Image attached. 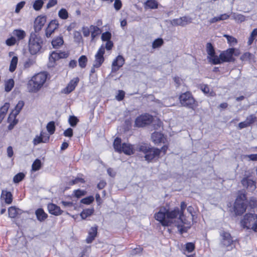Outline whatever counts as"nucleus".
Instances as JSON below:
<instances>
[{
  "label": "nucleus",
  "mask_w": 257,
  "mask_h": 257,
  "mask_svg": "<svg viewBox=\"0 0 257 257\" xmlns=\"http://www.w3.org/2000/svg\"><path fill=\"white\" fill-rule=\"evenodd\" d=\"M9 216L10 218H15L22 213V210L15 206H11L8 209Z\"/></svg>",
  "instance_id": "nucleus-27"
},
{
  "label": "nucleus",
  "mask_w": 257,
  "mask_h": 257,
  "mask_svg": "<svg viewBox=\"0 0 257 257\" xmlns=\"http://www.w3.org/2000/svg\"><path fill=\"white\" fill-rule=\"evenodd\" d=\"M18 62V58L17 56L13 57L10 65L9 70L11 72H13L16 69Z\"/></svg>",
  "instance_id": "nucleus-31"
},
{
  "label": "nucleus",
  "mask_w": 257,
  "mask_h": 257,
  "mask_svg": "<svg viewBox=\"0 0 257 257\" xmlns=\"http://www.w3.org/2000/svg\"><path fill=\"white\" fill-rule=\"evenodd\" d=\"M46 22V18L45 17H38L34 22V30L36 33L39 32L44 26Z\"/></svg>",
  "instance_id": "nucleus-16"
},
{
  "label": "nucleus",
  "mask_w": 257,
  "mask_h": 257,
  "mask_svg": "<svg viewBox=\"0 0 257 257\" xmlns=\"http://www.w3.org/2000/svg\"><path fill=\"white\" fill-rule=\"evenodd\" d=\"M113 147L117 152H123L127 155L133 154L135 152L134 146L128 143L121 144V139L116 138L113 142Z\"/></svg>",
  "instance_id": "nucleus-5"
},
{
  "label": "nucleus",
  "mask_w": 257,
  "mask_h": 257,
  "mask_svg": "<svg viewBox=\"0 0 257 257\" xmlns=\"http://www.w3.org/2000/svg\"><path fill=\"white\" fill-rule=\"evenodd\" d=\"M111 37V34L109 32L103 33L101 35V40L103 41H110Z\"/></svg>",
  "instance_id": "nucleus-53"
},
{
  "label": "nucleus",
  "mask_w": 257,
  "mask_h": 257,
  "mask_svg": "<svg viewBox=\"0 0 257 257\" xmlns=\"http://www.w3.org/2000/svg\"><path fill=\"white\" fill-rule=\"evenodd\" d=\"M44 2L42 0H36L33 4V8L36 11L40 10L42 7Z\"/></svg>",
  "instance_id": "nucleus-43"
},
{
  "label": "nucleus",
  "mask_w": 257,
  "mask_h": 257,
  "mask_svg": "<svg viewBox=\"0 0 257 257\" xmlns=\"http://www.w3.org/2000/svg\"><path fill=\"white\" fill-rule=\"evenodd\" d=\"M231 17L232 19L237 23H241L245 20V18L243 15L235 13H232Z\"/></svg>",
  "instance_id": "nucleus-33"
},
{
  "label": "nucleus",
  "mask_w": 257,
  "mask_h": 257,
  "mask_svg": "<svg viewBox=\"0 0 257 257\" xmlns=\"http://www.w3.org/2000/svg\"><path fill=\"white\" fill-rule=\"evenodd\" d=\"M195 249V244L192 242H188L185 244V251L188 252H192Z\"/></svg>",
  "instance_id": "nucleus-46"
},
{
  "label": "nucleus",
  "mask_w": 257,
  "mask_h": 257,
  "mask_svg": "<svg viewBox=\"0 0 257 257\" xmlns=\"http://www.w3.org/2000/svg\"><path fill=\"white\" fill-rule=\"evenodd\" d=\"M94 212L93 208H88L84 209L80 213V215L82 219H85L87 217L90 216Z\"/></svg>",
  "instance_id": "nucleus-30"
},
{
  "label": "nucleus",
  "mask_w": 257,
  "mask_h": 257,
  "mask_svg": "<svg viewBox=\"0 0 257 257\" xmlns=\"http://www.w3.org/2000/svg\"><path fill=\"white\" fill-rule=\"evenodd\" d=\"M57 4V0H49V2L47 4V8L49 9L51 7H54Z\"/></svg>",
  "instance_id": "nucleus-63"
},
{
  "label": "nucleus",
  "mask_w": 257,
  "mask_h": 257,
  "mask_svg": "<svg viewBox=\"0 0 257 257\" xmlns=\"http://www.w3.org/2000/svg\"><path fill=\"white\" fill-rule=\"evenodd\" d=\"M41 167V162L39 159H36L32 165V169L33 171L39 170Z\"/></svg>",
  "instance_id": "nucleus-40"
},
{
  "label": "nucleus",
  "mask_w": 257,
  "mask_h": 257,
  "mask_svg": "<svg viewBox=\"0 0 257 257\" xmlns=\"http://www.w3.org/2000/svg\"><path fill=\"white\" fill-rule=\"evenodd\" d=\"M7 156L9 158H11L13 157L14 155V152L13 150V148L11 146H9L8 147L7 149Z\"/></svg>",
  "instance_id": "nucleus-64"
},
{
  "label": "nucleus",
  "mask_w": 257,
  "mask_h": 257,
  "mask_svg": "<svg viewBox=\"0 0 257 257\" xmlns=\"http://www.w3.org/2000/svg\"><path fill=\"white\" fill-rule=\"evenodd\" d=\"M122 7V3L120 0H115L114 7L116 11L119 10Z\"/></svg>",
  "instance_id": "nucleus-58"
},
{
  "label": "nucleus",
  "mask_w": 257,
  "mask_h": 257,
  "mask_svg": "<svg viewBox=\"0 0 257 257\" xmlns=\"http://www.w3.org/2000/svg\"><path fill=\"white\" fill-rule=\"evenodd\" d=\"M105 53L104 46L102 45L95 55V60L93 66L95 68H99L104 61V54Z\"/></svg>",
  "instance_id": "nucleus-10"
},
{
  "label": "nucleus",
  "mask_w": 257,
  "mask_h": 257,
  "mask_svg": "<svg viewBox=\"0 0 257 257\" xmlns=\"http://www.w3.org/2000/svg\"><path fill=\"white\" fill-rule=\"evenodd\" d=\"M64 135L65 137H71L73 136V130L71 128H68L64 132Z\"/></svg>",
  "instance_id": "nucleus-61"
},
{
  "label": "nucleus",
  "mask_w": 257,
  "mask_h": 257,
  "mask_svg": "<svg viewBox=\"0 0 257 257\" xmlns=\"http://www.w3.org/2000/svg\"><path fill=\"white\" fill-rule=\"evenodd\" d=\"M125 93L122 90H119L117 95L116 96V99L118 101L122 100L124 97Z\"/></svg>",
  "instance_id": "nucleus-59"
},
{
  "label": "nucleus",
  "mask_w": 257,
  "mask_h": 257,
  "mask_svg": "<svg viewBox=\"0 0 257 257\" xmlns=\"http://www.w3.org/2000/svg\"><path fill=\"white\" fill-rule=\"evenodd\" d=\"M78 122V119L76 116H70V117L69 118V122L70 125L71 126H72V127L75 126L77 124Z\"/></svg>",
  "instance_id": "nucleus-54"
},
{
  "label": "nucleus",
  "mask_w": 257,
  "mask_h": 257,
  "mask_svg": "<svg viewBox=\"0 0 257 257\" xmlns=\"http://www.w3.org/2000/svg\"><path fill=\"white\" fill-rule=\"evenodd\" d=\"M221 236V245L223 247H229L233 242L230 234L227 231H222L220 232Z\"/></svg>",
  "instance_id": "nucleus-11"
},
{
  "label": "nucleus",
  "mask_w": 257,
  "mask_h": 257,
  "mask_svg": "<svg viewBox=\"0 0 257 257\" xmlns=\"http://www.w3.org/2000/svg\"><path fill=\"white\" fill-rule=\"evenodd\" d=\"M14 80L13 79H10L5 83V91L10 92L14 86Z\"/></svg>",
  "instance_id": "nucleus-36"
},
{
  "label": "nucleus",
  "mask_w": 257,
  "mask_h": 257,
  "mask_svg": "<svg viewBox=\"0 0 257 257\" xmlns=\"http://www.w3.org/2000/svg\"><path fill=\"white\" fill-rule=\"evenodd\" d=\"M49 140V136L44 138L42 133L40 134V136H36L34 139L33 143L34 146H36L41 143H46Z\"/></svg>",
  "instance_id": "nucleus-26"
},
{
  "label": "nucleus",
  "mask_w": 257,
  "mask_h": 257,
  "mask_svg": "<svg viewBox=\"0 0 257 257\" xmlns=\"http://www.w3.org/2000/svg\"><path fill=\"white\" fill-rule=\"evenodd\" d=\"M253 55L249 52H245L240 57V59L243 61H246L250 60Z\"/></svg>",
  "instance_id": "nucleus-44"
},
{
  "label": "nucleus",
  "mask_w": 257,
  "mask_h": 257,
  "mask_svg": "<svg viewBox=\"0 0 257 257\" xmlns=\"http://www.w3.org/2000/svg\"><path fill=\"white\" fill-rule=\"evenodd\" d=\"M256 119V117L254 114H251L248 117H246L245 120L247 123L248 124V125L250 126L253 123H254Z\"/></svg>",
  "instance_id": "nucleus-52"
},
{
  "label": "nucleus",
  "mask_w": 257,
  "mask_h": 257,
  "mask_svg": "<svg viewBox=\"0 0 257 257\" xmlns=\"http://www.w3.org/2000/svg\"><path fill=\"white\" fill-rule=\"evenodd\" d=\"M139 151L145 155V159L148 162L151 161L154 159H158L160 155L159 149L150 148L147 145H141L139 148Z\"/></svg>",
  "instance_id": "nucleus-4"
},
{
  "label": "nucleus",
  "mask_w": 257,
  "mask_h": 257,
  "mask_svg": "<svg viewBox=\"0 0 257 257\" xmlns=\"http://www.w3.org/2000/svg\"><path fill=\"white\" fill-rule=\"evenodd\" d=\"M223 37L226 38L227 43L230 46H234L237 44V40L235 38L226 34L223 35Z\"/></svg>",
  "instance_id": "nucleus-32"
},
{
  "label": "nucleus",
  "mask_w": 257,
  "mask_h": 257,
  "mask_svg": "<svg viewBox=\"0 0 257 257\" xmlns=\"http://www.w3.org/2000/svg\"><path fill=\"white\" fill-rule=\"evenodd\" d=\"M187 207L184 202L181 203V209L175 208L169 210L162 208L155 214V218L164 226H176L181 234L186 232L187 228L184 224H190V222L185 218L184 211Z\"/></svg>",
  "instance_id": "nucleus-1"
},
{
  "label": "nucleus",
  "mask_w": 257,
  "mask_h": 257,
  "mask_svg": "<svg viewBox=\"0 0 257 257\" xmlns=\"http://www.w3.org/2000/svg\"><path fill=\"white\" fill-rule=\"evenodd\" d=\"M66 55L65 53L62 52L57 53L55 51L53 52L49 56V67H53L56 61L65 57Z\"/></svg>",
  "instance_id": "nucleus-14"
},
{
  "label": "nucleus",
  "mask_w": 257,
  "mask_h": 257,
  "mask_svg": "<svg viewBox=\"0 0 257 257\" xmlns=\"http://www.w3.org/2000/svg\"><path fill=\"white\" fill-rule=\"evenodd\" d=\"M153 142L155 144H158L159 143L164 142L165 138L164 135L159 132H154L152 134L151 136Z\"/></svg>",
  "instance_id": "nucleus-23"
},
{
  "label": "nucleus",
  "mask_w": 257,
  "mask_h": 257,
  "mask_svg": "<svg viewBox=\"0 0 257 257\" xmlns=\"http://www.w3.org/2000/svg\"><path fill=\"white\" fill-rule=\"evenodd\" d=\"M235 49L231 48H229L220 53V56L223 62H231L234 61L233 55Z\"/></svg>",
  "instance_id": "nucleus-13"
},
{
  "label": "nucleus",
  "mask_w": 257,
  "mask_h": 257,
  "mask_svg": "<svg viewBox=\"0 0 257 257\" xmlns=\"http://www.w3.org/2000/svg\"><path fill=\"white\" fill-rule=\"evenodd\" d=\"M47 130L50 135H52L54 133L55 126L54 121H50L47 124Z\"/></svg>",
  "instance_id": "nucleus-41"
},
{
  "label": "nucleus",
  "mask_w": 257,
  "mask_h": 257,
  "mask_svg": "<svg viewBox=\"0 0 257 257\" xmlns=\"http://www.w3.org/2000/svg\"><path fill=\"white\" fill-rule=\"evenodd\" d=\"M1 198L2 200H4L7 204H11L13 201L12 194L7 190H2Z\"/></svg>",
  "instance_id": "nucleus-22"
},
{
  "label": "nucleus",
  "mask_w": 257,
  "mask_h": 257,
  "mask_svg": "<svg viewBox=\"0 0 257 257\" xmlns=\"http://www.w3.org/2000/svg\"><path fill=\"white\" fill-rule=\"evenodd\" d=\"M12 34L18 41L23 40L26 36V33L22 29H15L13 31Z\"/></svg>",
  "instance_id": "nucleus-25"
},
{
  "label": "nucleus",
  "mask_w": 257,
  "mask_h": 257,
  "mask_svg": "<svg viewBox=\"0 0 257 257\" xmlns=\"http://www.w3.org/2000/svg\"><path fill=\"white\" fill-rule=\"evenodd\" d=\"M163 44V40L162 39H156L152 44V47L154 49L160 47Z\"/></svg>",
  "instance_id": "nucleus-47"
},
{
  "label": "nucleus",
  "mask_w": 257,
  "mask_h": 257,
  "mask_svg": "<svg viewBox=\"0 0 257 257\" xmlns=\"http://www.w3.org/2000/svg\"><path fill=\"white\" fill-rule=\"evenodd\" d=\"M43 44V39L35 33L30 34L28 43L29 51L31 55H36L41 51Z\"/></svg>",
  "instance_id": "nucleus-3"
},
{
  "label": "nucleus",
  "mask_w": 257,
  "mask_h": 257,
  "mask_svg": "<svg viewBox=\"0 0 257 257\" xmlns=\"http://www.w3.org/2000/svg\"><path fill=\"white\" fill-rule=\"evenodd\" d=\"M94 201V197L92 196L83 198L81 200V203L84 204H90Z\"/></svg>",
  "instance_id": "nucleus-51"
},
{
  "label": "nucleus",
  "mask_w": 257,
  "mask_h": 257,
  "mask_svg": "<svg viewBox=\"0 0 257 257\" xmlns=\"http://www.w3.org/2000/svg\"><path fill=\"white\" fill-rule=\"evenodd\" d=\"M181 104L184 106L193 108L195 106V99L190 92H186L179 96Z\"/></svg>",
  "instance_id": "nucleus-8"
},
{
  "label": "nucleus",
  "mask_w": 257,
  "mask_h": 257,
  "mask_svg": "<svg viewBox=\"0 0 257 257\" xmlns=\"http://www.w3.org/2000/svg\"><path fill=\"white\" fill-rule=\"evenodd\" d=\"M25 3V2L24 1H22L19 3L16 6L15 13H19L20 10L24 7Z\"/></svg>",
  "instance_id": "nucleus-57"
},
{
  "label": "nucleus",
  "mask_w": 257,
  "mask_h": 257,
  "mask_svg": "<svg viewBox=\"0 0 257 257\" xmlns=\"http://www.w3.org/2000/svg\"><path fill=\"white\" fill-rule=\"evenodd\" d=\"M246 196L244 194L238 195L234 202V211L236 215H240L245 212L246 209Z\"/></svg>",
  "instance_id": "nucleus-7"
},
{
  "label": "nucleus",
  "mask_w": 257,
  "mask_h": 257,
  "mask_svg": "<svg viewBox=\"0 0 257 257\" xmlns=\"http://www.w3.org/2000/svg\"><path fill=\"white\" fill-rule=\"evenodd\" d=\"M206 51L208 56H211L215 53L213 46L210 43H208L206 45Z\"/></svg>",
  "instance_id": "nucleus-42"
},
{
  "label": "nucleus",
  "mask_w": 257,
  "mask_h": 257,
  "mask_svg": "<svg viewBox=\"0 0 257 257\" xmlns=\"http://www.w3.org/2000/svg\"><path fill=\"white\" fill-rule=\"evenodd\" d=\"M74 39L75 42L79 43L82 39L80 32L78 31H75L74 33Z\"/></svg>",
  "instance_id": "nucleus-56"
},
{
  "label": "nucleus",
  "mask_w": 257,
  "mask_h": 257,
  "mask_svg": "<svg viewBox=\"0 0 257 257\" xmlns=\"http://www.w3.org/2000/svg\"><path fill=\"white\" fill-rule=\"evenodd\" d=\"M24 177L25 175L24 173H19L14 176L13 178V181L15 183H19L24 179Z\"/></svg>",
  "instance_id": "nucleus-45"
},
{
  "label": "nucleus",
  "mask_w": 257,
  "mask_h": 257,
  "mask_svg": "<svg viewBox=\"0 0 257 257\" xmlns=\"http://www.w3.org/2000/svg\"><path fill=\"white\" fill-rule=\"evenodd\" d=\"M97 233V226L95 225L92 226L88 232V235L86 239V241L87 243H90L94 239Z\"/></svg>",
  "instance_id": "nucleus-20"
},
{
  "label": "nucleus",
  "mask_w": 257,
  "mask_h": 257,
  "mask_svg": "<svg viewBox=\"0 0 257 257\" xmlns=\"http://www.w3.org/2000/svg\"><path fill=\"white\" fill-rule=\"evenodd\" d=\"M63 43V40L62 37H58L55 39H53L52 41V45L55 48H57Z\"/></svg>",
  "instance_id": "nucleus-34"
},
{
  "label": "nucleus",
  "mask_w": 257,
  "mask_h": 257,
  "mask_svg": "<svg viewBox=\"0 0 257 257\" xmlns=\"http://www.w3.org/2000/svg\"><path fill=\"white\" fill-rule=\"evenodd\" d=\"M241 224L244 228L257 232V215L252 213L246 214L241 220Z\"/></svg>",
  "instance_id": "nucleus-6"
},
{
  "label": "nucleus",
  "mask_w": 257,
  "mask_h": 257,
  "mask_svg": "<svg viewBox=\"0 0 257 257\" xmlns=\"http://www.w3.org/2000/svg\"><path fill=\"white\" fill-rule=\"evenodd\" d=\"M24 105V102L23 101H19L13 111L15 117L19 114Z\"/></svg>",
  "instance_id": "nucleus-37"
},
{
  "label": "nucleus",
  "mask_w": 257,
  "mask_h": 257,
  "mask_svg": "<svg viewBox=\"0 0 257 257\" xmlns=\"http://www.w3.org/2000/svg\"><path fill=\"white\" fill-rule=\"evenodd\" d=\"M58 27V24L55 21H52L48 26L46 30V36L47 38L50 37Z\"/></svg>",
  "instance_id": "nucleus-19"
},
{
  "label": "nucleus",
  "mask_w": 257,
  "mask_h": 257,
  "mask_svg": "<svg viewBox=\"0 0 257 257\" xmlns=\"http://www.w3.org/2000/svg\"><path fill=\"white\" fill-rule=\"evenodd\" d=\"M208 61L214 65L219 64L223 63L220 54L219 56L215 55V53L211 56H207Z\"/></svg>",
  "instance_id": "nucleus-28"
},
{
  "label": "nucleus",
  "mask_w": 257,
  "mask_h": 257,
  "mask_svg": "<svg viewBox=\"0 0 257 257\" xmlns=\"http://www.w3.org/2000/svg\"><path fill=\"white\" fill-rule=\"evenodd\" d=\"M73 193L74 194V196L76 198H79L82 196H84L86 193V191L85 190H81L80 189H78V190H74L73 192Z\"/></svg>",
  "instance_id": "nucleus-48"
},
{
  "label": "nucleus",
  "mask_w": 257,
  "mask_h": 257,
  "mask_svg": "<svg viewBox=\"0 0 257 257\" xmlns=\"http://www.w3.org/2000/svg\"><path fill=\"white\" fill-rule=\"evenodd\" d=\"M48 209L50 214L56 216L61 215L63 212L60 207L53 203L48 205Z\"/></svg>",
  "instance_id": "nucleus-21"
},
{
  "label": "nucleus",
  "mask_w": 257,
  "mask_h": 257,
  "mask_svg": "<svg viewBox=\"0 0 257 257\" xmlns=\"http://www.w3.org/2000/svg\"><path fill=\"white\" fill-rule=\"evenodd\" d=\"M241 182L243 187L246 188L250 191H254L256 188L254 181L248 178H244Z\"/></svg>",
  "instance_id": "nucleus-18"
},
{
  "label": "nucleus",
  "mask_w": 257,
  "mask_h": 257,
  "mask_svg": "<svg viewBox=\"0 0 257 257\" xmlns=\"http://www.w3.org/2000/svg\"><path fill=\"white\" fill-rule=\"evenodd\" d=\"M153 117L149 114H145L137 117L135 120V126L137 127H143L149 124L153 121Z\"/></svg>",
  "instance_id": "nucleus-9"
},
{
  "label": "nucleus",
  "mask_w": 257,
  "mask_h": 257,
  "mask_svg": "<svg viewBox=\"0 0 257 257\" xmlns=\"http://www.w3.org/2000/svg\"><path fill=\"white\" fill-rule=\"evenodd\" d=\"M87 62V58L86 56L82 55L80 56L78 59V63L79 66L82 68H84L86 67V64Z\"/></svg>",
  "instance_id": "nucleus-38"
},
{
  "label": "nucleus",
  "mask_w": 257,
  "mask_h": 257,
  "mask_svg": "<svg viewBox=\"0 0 257 257\" xmlns=\"http://www.w3.org/2000/svg\"><path fill=\"white\" fill-rule=\"evenodd\" d=\"M48 77L45 72L38 73L34 75L27 83V89L30 93H37L43 87Z\"/></svg>",
  "instance_id": "nucleus-2"
},
{
  "label": "nucleus",
  "mask_w": 257,
  "mask_h": 257,
  "mask_svg": "<svg viewBox=\"0 0 257 257\" xmlns=\"http://www.w3.org/2000/svg\"><path fill=\"white\" fill-rule=\"evenodd\" d=\"M58 16L61 19L66 20L68 18L69 14L65 9L62 8L58 12Z\"/></svg>",
  "instance_id": "nucleus-39"
},
{
  "label": "nucleus",
  "mask_w": 257,
  "mask_h": 257,
  "mask_svg": "<svg viewBox=\"0 0 257 257\" xmlns=\"http://www.w3.org/2000/svg\"><path fill=\"white\" fill-rule=\"evenodd\" d=\"M79 81V79L78 77L74 78L69 82L67 86L62 90V92L64 94H69L71 92L75 89Z\"/></svg>",
  "instance_id": "nucleus-15"
},
{
  "label": "nucleus",
  "mask_w": 257,
  "mask_h": 257,
  "mask_svg": "<svg viewBox=\"0 0 257 257\" xmlns=\"http://www.w3.org/2000/svg\"><path fill=\"white\" fill-rule=\"evenodd\" d=\"M201 90L206 94H209V95H212L213 92H210L209 87L207 85L203 84L200 86Z\"/></svg>",
  "instance_id": "nucleus-50"
},
{
  "label": "nucleus",
  "mask_w": 257,
  "mask_h": 257,
  "mask_svg": "<svg viewBox=\"0 0 257 257\" xmlns=\"http://www.w3.org/2000/svg\"><path fill=\"white\" fill-rule=\"evenodd\" d=\"M35 215L37 220L40 222L44 221L48 217L47 214L41 208H38L35 211Z\"/></svg>",
  "instance_id": "nucleus-24"
},
{
  "label": "nucleus",
  "mask_w": 257,
  "mask_h": 257,
  "mask_svg": "<svg viewBox=\"0 0 257 257\" xmlns=\"http://www.w3.org/2000/svg\"><path fill=\"white\" fill-rule=\"evenodd\" d=\"M158 7V3L156 0H147L145 3V9H156Z\"/></svg>",
  "instance_id": "nucleus-29"
},
{
  "label": "nucleus",
  "mask_w": 257,
  "mask_h": 257,
  "mask_svg": "<svg viewBox=\"0 0 257 257\" xmlns=\"http://www.w3.org/2000/svg\"><path fill=\"white\" fill-rule=\"evenodd\" d=\"M35 63V61L33 59H28L24 63V67L28 68L33 66Z\"/></svg>",
  "instance_id": "nucleus-55"
},
{
  "label": "nucleus",
  "mask_w": 257,
  "mask_h": 257,
  "mask_svg": "<svg viewBox=\"0 0 257 257\" xmlns=\"http://www.w3.org/2000/svg\"><path fill=\"white\" fill-rule=\"evenodd\" d=\"M192 19L189 16H184L178 19H174L171 22V24L174 26H181L184 27L192 23Z\"/></svg>",
  "instance_id": "nucleus-12"
},
{
  "label": "nucleus",
  "mask_w": 257,
  "mask_h": 257,
  "mask_svg": "<svg viewBox=\"0 0 257 257\" xmlns=\"http://www.w3.org/2000/svg\"><path fill=\"white\" fill-rule=\"evenodd\" d=\"M84 183V180L82 178H76L75 179L72 180L71 182V184H75L78 183Z\"/></svg>",
  "instance_id": "nucleus-62"
},
{
  "label": "nucleus",
  "mask_w": 257,
  "mask_h": 257,
  "mask_svg": "<svg viewBox=\"0 0 257 257\" xmlns=\"http://www.w3.org/2000/svg\"><path fill=\"white\" fill-rule=\"evenodd\" d=\"M124 59L122 56H117V57L113 60L112 62V71H117L120 67H121L123 66V65L124 63Z\"/></svg>",
  "instance_id": "nucleus-17"
},
{
  "label": "nucleus",
  "mask_w": 257,
  "mask_h": 257,
  "mask_svg": "<svg viewBox=\"0 0 257 257\" xmlns=\"http://www.w3.org/2000/svg\"><path fill=\"white\" fill-rule=\"evenodd\" d=\"M17 41H18L17 40L16 38L15 37L12 36L11 37H10V38H8L6 40V43L8 46H13L15 44H16L17 43Z\"/></svg>",
  "instance_id": "nucleus-49"
},
{
  "label": "nucleus",
  "mask_w": 257,
  "mask_h": 257,
  "mask_svg": "<svg viewBox=\"0 0 257 257\" xmlns=\"http://www.w3.org/2000/svg\"><path fill=\"white\" fill-rule=\"evenodd\" d=\"M9 107L10 104L9 103H5L4 105L0 108V110L1 112L6 114Z\"/></svg>",
  "instance_id": "nucleus-60"
},
{
  "label": "nucleus",
  "mask_w": 257,
  "mask_h": 257,
  "mask_svg": "<svg viewBox=\"0 0 257 257\" xmlns=\"http://www.w3.org/2000/svg\"><path fill=\"white\" fill-rule=\"evenodd\" d=\"M90 29L91 30V36L92 39H93L97 35H99L100 33V29L95 26L91 25L90 27Z\"/></svg>",
  "instance_id": "nucleus-35"
}]
</instances>
